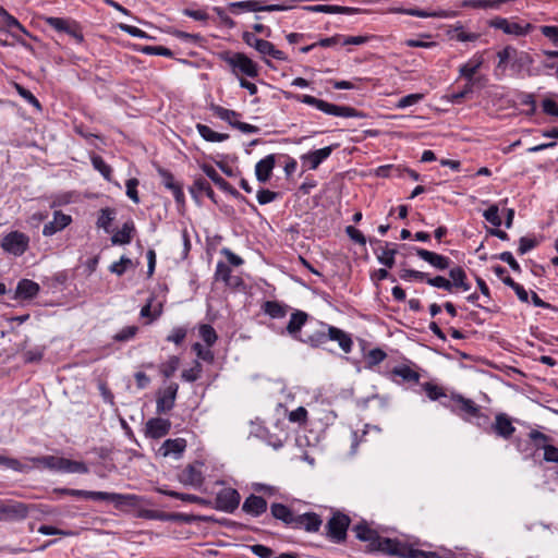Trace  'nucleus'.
<instances>
[{"instance_id": "64", "label": "nucleus", "mask_w": 558, "mask_h": 558, "mask_svg": "<svg viewBox=\"0 0 558 558\" xmlns=\"http://www.w3.org/2000/svg\"><path fill=\"white\" fill-rule=\"evenodd\" d=\"M542 109L548 116L558 117V104L550 98H545L542 101Z\"/></svg>"}, {"instance_id": "42", "label": "nucleus", "mask_w": 558, "mask_h": 558, "mask_svg": "<svg viewBox=\"0 0 558 558\" xmlns=\"http://www.w3.org/2000/svg\"><path fill=\"white\" fill-rule=\"evenodd\" d=\"M191 192H198L199 194H205L210 199H214L215 197V192L211 189L209 182L203 178H198L194 181V184L191 187Z\"/></svg>"}, {"instance_id": "3", "label": "nucleus", "mask_w": 558, "mask_h": 558, "mask_svg": "<svg viewBox=\"0 0 558 558\" xmlns=\"http://www.w3.org/2000/svg\"><path fill=\"white\" fill-rule=\"evenodd\" d=\"M33 463L43 465L51 471L61 473H88L87 465L82 461H74L62 457L44 456L29 459Z\"/></svg>"}, {"instance_id": "62", "label": "nucleus", "mask_w": 558, "mask_h": 558, "mask_svg": "<svg viewBox=\"0 0 558 558\" xmlns=\"http://www.w3.org/2000/svg\"><path fill=\"white\" fill-rule=\"evenodd\" d=\"M126 195L131 198L135 204L140 203V197L137 193L138 180L135 178L129 179L126 181Z\"/></svg>"}, {"instance_id": "60", "label": "nucleus", "mask_w": 558, "mask_h": 558, "mask_svg": "<svg viewBox=\"0 0 558 558\" xmlns=\"http://www.w3.org/2000/svg\"><path fill=\"white\" fill-rule=\"evenodd\" d=\"M158 172H159V175L161 177L162 184L168 190L173 191L175 187H178L180 185V183H178L174 180V177L172 175V173L169 172L168 170L159 169Z\"/></svg>"}, {"instance_id": "9", "label": "nucleus", "mask_w": 558, "mask_h": 558, "mask_svg": "<svg viewBox=\"0 0 558 558\" xmlns=\"http://www.w3.org/2000/svg\"><path fill=\"white\" fill-rule=\"evenodd\" d=\"M29 238L20 232L12 231L8 233L1 241V247L15 256H21L28 248Z\"/></svg>"}, {"instance_id": "44", "label": "nucleus", "mask_w": 558, "mask_h": 558, "mask_svg": "<svg viewBox=\"0 0 558 558\" xmlns=\"http://www.w3.org/2000/svg\"><path fill=\"white\" fill-rule=\"evenodd\" d=\"M215 278L217 281H222L226 284H232L231 281V269L230 267L223 263L219 262L216 267Z\"/></svg>"}, {"instance_id": "5", "label": "nucleus", "mask_w": 558, "mask_h": 558, "mask_svg": "<svg viewBox=\"0 0 558 558\" xmlns=\"http://www.w3.org/2000/svg\"><path fill=\"white\" fill-rule=\"evenodd\" d=\"M350 523L351 519L347 514L335 512L326 524L327 536L337 544L344 542Z\"/></svg>"}, {"instance_id": "24", "label": "nucleus", "mask_w": 558, "mask_h": 558, "mask_svg": "<svg viewBox=\"0 0 558 558\" xmlns=\"http://www.w3.org/2000/svg\"><path fill=\"white\" fill-rule=\"evenodd\" d=\"M180 482L193 487L202 486L204 477L201 468L194 464L187 465L180 474Z\"/></svg>"}, {"instance_id": "8", "label": "nucleus", "mask_w": 558, "mask_h": 558, "mask_svg": "<svg viewBox=\"0 0 558 558\" xmlns=\"http://www.w3.org/2000/svg\"><path fill=\"white\" fill-rule=\"evenodd\" d=\"M31 506L15 500H0V521L23 520L28 517Z\"/></svg>"}, {"instance_id": "59", "label": "nucleus", "mask_w": 558, "mask_h": 558, "mask_svg": "<svg viewBox=\"0 0 558 558\" xmlns=\"http://www.w3.org/2000/svg\"><path fill=\"white\" fill-rule=\"evenodd\" d=\"M498 211L499 210L497 205H492L484 211L485 219L495 227H499L501 225V218L499 217Z\"/></svg>"}, {"instance_id": "53", "label": "nucleus", "mask_w": 558, "mask_h": 558, "mask_svg": "<svg viewBox=\"0 0 558 558\" xmlns=\"http://www.w3.org/2000/svg\"><path fill=\"white\" fill-rule=\"evenodd\" d=\"M130 266H132V260L126 256H122L120 260L113 263L109 269L111 272L122 276Z\"/></svg>"}, {"instance_id": "32", "label": "nucleus", "mask_w": 558, "mask_h": 558, "mask_svg": "<svg viewBox=\"0 0 558 558\" xmlns=\"http://www.w3.org/2000/svg\"><path fill=\"white\" fill-rule=\"evenodd\" d=\"M401 13L411 15V16H417V17H438V19H448L456 16L454 12L446 11V10H438V11H424L420 9H402L400 10Z\"/></svg>"}, {"instance_id": "47", "label": "nucleus", "mask_w": 558, "mask_h": 558, "mask_svg": "<svg viewBox=\"0 0 558 558\" xmlns=\"http://www.w3.org/2000/svg\"><path fill=\"white\" fill-rule=\"evenodd\" d=\"M153 308V299L148 301L146 305H144L141 310V316L149 318V322L155 320L157 317H159L162 313V305L159 303L157 306Z\"/></svg>"}, {"instance_id": "17", "label": "nucleus", "mask_w": 558, "mask_h": 558, "mask_svg": "<svg viewBox=\"0 0 558 558\" xmlns=\"http://www.w3.org/2000/svg\"><path fill=\"white\" fill-rule=\"evenodd\" d=\"M332 149V146H327L314 151H310L301 156V161L304 167H307V169L315 170L331 155Z\"/></svg>"}, {"instance_id": "56", "label": "nucleus", "mask_w": 558, "mask_h": 558, "mask_svg": "<svg viewBox=\"0 0 558 558\" xmlns=\"http://www.w3.org/2000/svg\"><path fill=\"white\" fill-rule=\"evenodd\" d=\"M427 283L432 287H435V288H439V289H444L448 292H451L452 291V284H451V281L446 279L445 277L442 276H436L434 278H428L427 277Z\"/></svg>"}, {"instance_id": "18", "label": "nucleus", "mask_w": 558, "mask_h": 558, "mask_svg": "<svg viewBox=\"0 0 558 558\" xmlns=\"http://www.w3.org/2000/svg\"><path fill=\"white\" fill-rule=\"evenodd\" d=\"M72 222V217L70 215H65L60 210H56L53 213V220L49 221L44 226L43 234L45 236H51L59 231H62Z\"/></svg>"}, {"instance_id": "7", "label": "nucleus", "mask_w": 558, "mask_h": 558, "mask_svg": "<svg viewBox=\"0 0 558 558\" xmlns=\"http://www.w3.org/2000/svg\"><path fill=\"white\" fill-rule=\"evenodd\" d=\"M223 60L232 68L234 74L242 73L248 77L258 75L257 64L244 53L227 54Z\"/></svg>"}, {"instance_id": "39", "label": "nucleus", "mask_w": 558, "mask_h": 558, "mask_svg": "<svg viewBox=\"0 0 558 558\" xmlns=\"http://www.w3.org/2000/svg\"><path fill=\"white\" fill-rule=\"evenodd\" d=\"M262 56H269L276 60L284 61L287 56L283 51L276 49V47L268 40H263L259 48L256 49Z\"/></svg>"}, {"instance_id": "31", "label": "nucleus", "mask_w": 558, "mask_h": 558, "mask_svg": "<svg viewBox=\"0 0 558 558\" xmlns=\"http://www.w3.org/2000/svg\"><path fill=\"white\" fill-rule=\"evenodd\" d=\"M134 232H135L134 222L131 220L126 221L123 223L122 228L111 236V242L114 245L129 244L132 241Z\"/></svg>"}, {"instance_id": "55", "label": "nucleus", "mask_w": 558, "mask_h": 558, "mask_svg": "<svg viewBox=\"0 0 558 558\" xmlns=\"http://www.w3.org/2000/svg\"><path fill=\"white\" fill-rule=\"evenodd\" d=\"M0 16H2L4 23L8 27L17 28L22 32H25V28L23 27V25L1 5H0Z\"/></svg>"}, {"instance_id": "29", "label": "nucleus", "mask_w": 558, "mask_h": 558, "mask_svg": "<svg viewBox=\"0 0 558 558\" xmlns=\"http://www.w3.org/2000/svg\"><path fill=\"white\" fill-rule=\"evenodd\" d=\"M493 429L498 436L506 439L510 438L515 432V428L512 425L510 418L504 413L496 415Z\"/></svg>"}, {"instance_id": "46", "label": "nucleus", "mask_w": 558, "mask_h": 558, "mask_svg": "<svg viewBox=\"0 0 558 558\" xmlns=\"http://www.w3.org/2000/svg\"><path fill=\"white\" fill-rule=\"evenodd\" d=\"M199 337L208 347H211L218 338L216 330L208 324L199 326Z\"/></svg>"}, {"instance_id": "40", "label": "nucleus", "mask_w": 558, "mask_h": 558, "mask_svg": "<svg viewBox=\"0 0 558 558\" xmlns=\"http://www.w3.org/2000/svg\"><path fill=\"white\" fill-rule=\"evenodd\" d=\"M397 254V250L395 246H390L389 243H386L384 247L380 248V253L377 254V258L380 264L385 265L388 268H391L395 265V255Z\"/></svg>"}, {"instance_id": "54", "label": "nucleus", "mask_w": 558, "mask_h": 558, "mask_svg": "<svg viewBox=\"0 0 558 558\" xmlns=\"http://www.w3.org/2000/svg\"><path fill=\"white\" fill-rule=\"evenodd\" d=\"M15 88H16L17 94L23 99H25L29 105L34 106L35 108H37L39 110L41 109L40 102L28 89H26L25 87H23L19 84L15 85Z\"/></svg>"}, {"instance_id": "25", "label": "nucleus", "mask_w": 558, "mask_h": 558, "mask_svg": "<svg viewBox=\"0 0 558 558\" xmlns=\"http://www.w3.org/2000/svg\"><path fill=\"white\" fill-rule=\"evenodd\" d=\"M326 336H327V341L328 340L337 341L339 343V347L341 348V350L344 353L351 352L353 341H352L351 337L343 330H341L337 327H333V326H329L328 332L326 333Z\"/></svg>"}, {"instance_id": "57", "label": "nucleus", "mask_w": 558, "mask_h": 558, "mask_svg": "<svg viewBox=\"0 0 558 558\" xmlns=\"http://www.w3.org/2000/svg\"><path fill=\"white\" fill-rule=\"evenodd\" d=\"M137 330L136 326H126L117 332L113 339L119 342L128 341L136 335Z\"/></svg>"}, {"instance_id": "4", "label": "nucleus", "mask_w": 558, "mask_h": 558, "mask_svg": "<svg viewBox=\"0 0 558 558\" xmlns=\"http://www.w3.org/2000/svg\"><path fill=\"white\" fill-rule=\"evenodd\" d=\"M295 99L300 102L313 106L326 114L341 118H361L364 114L350 106H338L311 95H296Z\"/></svg>"}, {"instance_id": "12", "label": "nucleus", "mask_w": 558, "mask_h": 558, "mask_svg": "<svg viewBox=\"0 0 558 558\" xmlns=\"http://www.w3.org/2000/svg\"><path fill=\"white\" fill-rule=\"evenodd\" d=\"M451 398L457 404V408L451 410L457 412L463 420L481 416V408L473 400L466 399L461 395H452Z\"/></svg>"}, {"instance_id": "49", "label": "nucleus", "mask_w": 558, "mask_h": 558, "mask_svg": "<svg viewBox=\"0 0 558 558\" xmlns=\"http://www.w3.org/2000/svg\"><path fill=\"white\" fill-rule=\"evenodd\" d=\"M511 65L517 69H522L526 65L532 64L533 60L531 56L525 51H518L515 49V56L511 57Z\"/></svg>"}, {"instance_id": "1", "label": "nucleus", "mask_w": 558, "mask_h": 558, "mask_svg": "<svg viewBox=\"0 0 558 558\" xmlns=\"http://www.w3.org/2000/svg\"><path fill=\"white\" fill-rule=\"evenodd\" d=\"M354 532L360 541L368 542L372 549L380 550L388 555L401 558H441L437 553L424 551L397 539L381 537L366 524L355 525Z\"/></svg>"}, {"instance_id": "35", "label": "nucleus", "mask_w": 558, "mask_h": 558, "mask_svg": "<svg viewBox=\"0 0 558 558\" xmlns=\"http://www.w3.org/2000/svg\"><path fill=\"white\" fill-rule=\"evenodd\" d=\"M210 110L216 117L228 122L232 128H235L239 123L240 113L234 110L223 108L219 105H211Z\"/></svg>"}, {"instance_id": "15", "label": "nucleus", "mask_w": 558, "mask_h": 558, "mask_svg": "<svg viewBox=\"0 0 558 558\" xmlns=\"http://www.w3.org/2000/svg\"><path fill=\"white\" fill-rule=\"evenodd\" d=\"M171 428V422L167 418L154 417L146 422L145 435L148 438L159 439L166 436Z\"/></svg>"}, {"instance_id": "28", "label": "nucleus", "mask_w": 558, "mask_h": 558, "mask_svg": "<svg viewBox=\"0 0 558 558\" xmlns=\"http://www.w3.org/2000/svg\"><path fill=\"white\" fill-rule=\"evenodd\" d=\"M186 448V440L183 438L167 439L159 451L163 457L173 456L180 458Z\"/></svg>"}, {"instance_id": "13", "label": "nucleus", "mask_w": 558, "mask_h": 558, "mask_svg": "<svg viewBox=\"0 0 558 558\" xmlns=\"http://www.w3.org/2000/svg\"><path fill=\"white\" fill-rule=\"evenodd\" d=\"M323 524L322 518L315 512L296 514L291 529L304 530L308 533H316Z\"/></svg>"}, {"instance_id": "43", "label": "nucleus", "mask_w": 558, "mask_h": 558, "mask_svg": "<svg viewBox=\"0 0 558 558\" xmlns=\"http://www.w3.org/2000/svg\"><path fill=\"white\" fill-rule=\"evenodd\" d=\"M114 219V210L111 208H102L97 219V227L108 231L111 222Z\"/></svg>"}, {"instance_id": "10", "label": "nucleus", "mask_w": 558, "mask_h": 558, "mask_svg": "<svg viewBox=\"0 0 558 558\" xmlns=\"http://www.w3.org/2000/svg\"><path fill=\"white\" fill-rule=\"evenodd\" d=\"M228 8L233 14H240L241 12H275L287 10V7L282 4L262 5L260 2L254 0L231 2Z\"/></svg>"}, {"instance_id": "51", "label": "nucleus", "mask_w": 558, "mask_h": 558, "mask_svg": "<svg viewBox=\"0 0 558 558\" xmlns=\"http://www.w3.org/2000/svg\"><path fill=\"white\" fill-rule=\"evenodd\" d=\"M179 357L171 356L166 363L161 364L160 373L166 377H171L179 367Z\"/></svg>"}, {"instance_id": "26", "label": "nucleus", "mask_w": 558, "mask_h": 558, "mask_svg": "<svg viewBox=\"0 0 558 558\" xmlns=\"http://www.w3.org/2000/svg\"><path fill=\"white\" fill-rule=\"evenodd\" d=\"M275 163V155H268L259 160L255 166L256 179L262 183H266L271 177Z\"/></svg>"}, {"instance_id": "11", "label": "nucleus", "mask_w": 558, "mask_h": 558, "mask_svg": "<svg viewBox=\"0 0 558 558\" xmlns=\"http://www.w3.org/2000/svg\"><path fill=\"white\" fill-rule=\"evenodd\" d=\"M241 496L239 492L231 487H225L217 493L215 498V508L232 513L240 505Z\"/></svg>"}, {"instance_id": "41", "label": "nucleus", "mask_w": 558, "mask_h": 558, "mask_svg": "<svg viewBox=\"0 0 558 558\" xmlns=\"http://www.w3.org/2000/svg\"><path fill=\"white\" fill-rule=\"evenodd\" d=\"M392 373L401 377L404 381L418 383L420 374L407 365L395 367Z\"/></svg>"}, {"instance_id": "30", "label": "nucleus", "mask_w": 558, "mask_h": 558, "mask_svg": "<svg viewBox=\"0 0 558 558\" xmlns=\"http://www.w3.org/2000/svg\"><path fill=\"white\" fill-rule=\"evenodd\" d=\"M39 284L29 279H22L16 287V298L22 300H29L35 298L39 292Z\"/></svg>"}, {"instance_id": "2", "label": "nucleus", "mask_w": 558, "mask_h": 558, "mask_svg": "<svg viewBox=\"0 0 558 558\" xmlns=\"http://www.w3.org/2000/svg\"><path fill=\"white\" fill-rule=\"evenodd\" d=\"M53 492L56 494L68 495L77 498H85L97 501H110L114 502L117 506L125 505L135 507L140 500V497L136 495H123L118 493L92 492L73 488H54Z\"/></svg>"}, {"instance_id": "22", "label": "nucleus", "mask_w": 558, "mask_h": 558, "mask_svg": "<svg viewBox=\"0 0 558 558\" xmlns=\"http://www.w3.org/2000/svg\"><path fill=\"white\" fill-rule=\"evenodd\" d=\"M416 255L438 270L447 269L450 266V259L448 257L435 252L416 248Z\"/></svg>"}, {"instance_id": "45", "label": "nucleus", "mask_w": 558, "mask_h": 558, "mask_svg": "<svg viewBox=\"0 0 558 558\" xmlns=\"http://www.w3.org/2000/svg\"><path fill=\"white\" fill-rule=\"evenodd\" d=\"M538 31L553 46L558 48V25H542Z\"/></svg>"}, {"instance_id": "23", "label": "nucleus", "mask_w": 558, "mask_h": 558, "mask_svg": "<svg viewBox=\"0 0 558 558\" xmlns=\"http://www.w3.org/2000/svg\"><path fill=\"white\" fill-rule=\"evenodd\" d=\"M204 173L222 191L229 193L234 197H239L240 193L229 183L227 182L213 166L204 165L202 167Z\"/></svg>"}, {"instance_id": "58", "label": "nucleus", "mask_w": 558, "mask_h": 558, "mask_svg": "<svg viewBox=\"0 0 558 558\" xmlns=\"http://www.w3.org/2000/svg\"><path fill=\"white\" fill-rule=\"evenodd\" d=\"M454 38L459 41H475L478 39L480 35L477 33H466L463 29L462 25H458L454 27Z\"/></svg>"}, {"instance_id": "34", "label": "nucleus", "mask_w": 558, "mask_h": 558, "mask_svg": "<svg viewBox=\"0 0 558 558\" xmlns=\"http://www.w3.org/2000/svg\"><path fill=\"white\" fill-rule=\"evenodd\" d=\"M450 281L453 288H460L463 291H469L471 289V284L468 282L466 272L460 266L451 268L449 270Z\"/></svg>"}, {"instance_id": "37", "label": "nucleus", "mask_w": 558, "mask_h": 558, "mask_svg": "<svg viewBox=\"0 0 558 558\" xmlns=\"http://www.w3.org/2000/svg\"><path fill=\"white\" fill-rule=\"evenodd\" d=\"M196 129L199 135L207 142H223L229 138L228 134L215 132L209 126L202 123H197Z\"/></svg>"}, {"instance_id": "20", "label": "nucleus", "mask_w": 558, "mask_h": 558, "mask_svg": "<svg viewBox=\"0 0 558 558\" xmlns=\"http://www.w3.org/2000/svg\"><path fill=\"white\" fill-rule=\"evenodd\" d=\"M266 510L267 501L263 497L254 494H251L248 497H246L242 505V511L252 517H259L265 513Z\"/></svg>"}, {"instance_id": "48", "label": "nucleus", "mask_w": 558, "mask_h": 558, "mask_svg": "<svg viewBox=\"0 0 558 558\" xmlns=\"http://www.w3.org/2000/svg\"><path fill=\"white\" fill-rule=\"evenodd\" d=\"M92 163L94 168L99 171L106 180H110L112 169L100 156H93Z\"/></svg>"}, {"instance_id": "52", "label": "nucleus", "mask_w": 558, "mask_h": 558, "mask_svg": "<svg viewBox=\"0 0 558 558\" xmlns=\"http://www.w3.org/2000/svg\"><path fill=\"white\" fill-rule=\"evenodd\" d=\"M302 342L310 344L313 348L320 347L327 342V336L324 331H317L305 339L301 340Z\"/></svg>"}, {"instance_id": "63", "label": "nucleus", "mask_w": 558, "mask_h": 558, "mask_svg": "<svg viewBox=\"0 0 558 558\" xmlns=\"http://www.w3.org/2000/svg\"><path fill=\"white\" fill-rule=\"evenodd\" d=\"M542 449L544 450V460L546 462L558 463V448L553 445H543Z\"/></svg>"}, {"instance_id": "6", "label": "nucleus", "mask_w": 558, "mask_h": 558, "mask_svg": "<svg viewBox=\"0 0 558 558\" xmlns=\"http://www.w3.org/2000/svg\"><path fill=\"white\" fill-rule=\"evenodd\" d=\"M489 26L502 31L507 35L522 37L534 29L531 23L515 22L506 17L496 16L488 22Z\"/></svg>"}, {"instance_id": "38", "label": "nucleus", "mask_w": 558, "mask_h": 558, "mask_svg": "<svg viewBox=\"0 0 558 558\" xmlns=\"http://www.w3.org/2000/svg\"><path fill=\"white\" fill-rule=\"evenodd\" d=\"M159 492L166 496L177 498V499H180L185 502L198 504V505H209L210 504V501H208L202 497H198L196 495H192V494H183V493H178L174 490H165V489H160Z\"/></svg>"}, {"instance_id": "33", "label": "nucleus", "mask_w": 558, "mask_h": 558, "mask_svg": "<svg viewBox=\"0 0 558 558\" xmlns=\"http://www.w3.org/2000/svg\"><path fill=\"white\" fill-rule=\"evenodd\" d=\"M515 56V48L512 46H506L504 49L497 52L498 63L495 68V74L497 76L504 75L507 63L511 62L512 58Z\"/></svg>"}, {"instance_id": "61", "label": "nucleus", "mask_w": 558, "mask_h": 558, "mask_svg": "<svg viewBox=\"0 0 558 558\" xmlns=\"http://www.w3.org/2000/svg\"><path fill=\"white\" fill-rule=\"evenodd\" d=\"M529 438L535 444L537 448H542L543 445H549L548 441L550 440L549 436L537 429H532L529 433Z\"/></svg>"}, {"instance_id": "50", "label": "nucleus", "mask_w": 558, "mask_h": 558, "mask_svg": "<svg viewBox=\"0 0 558 558\" xmlns=\"http://www.w3.org/2000/svg\"><path fill=\"white\" fill-rule=\"evenodd\" d=\"M422 388L426 392L427 397L433 401L446 396L444 389L433 383H424Z\"/></svg>"}, {"instance_id": "14", "label": "nucleus", "mask_w": 558, "mask_h": 558, "mask_svg": "<svg viewBox=\"0 0 558 558\" xmlns=\"http://www.w3.org/2000/svg\"><path fill=\"white\" fill-rule=\"evenodd\" d=\"M44 21L47 25L58 32H64L74 37L78 43L83 41V35L78 32L77 25L70 20L62 17L45 16Z\"/></svg>"}, {"instance_id": "36", "label": "nucleus", "mask_w": 558, "mask_h": 558, "mask_svg": "<svg viewBox=\"0 0 558 558\" xmlns=\"http://www.w3.org/2000/svg\"><path fill=\"white\" fill-rule=\"evenodd\" d=\"M263 310L271 318H282L287 315L289 307L277 301H266Z\"/></svg>"}, {"instance_id": "27", "label": "nucleus", "mask_w": 558, "mask_h": 558, "mask_svg": "<svg viewBox=\"0 0 558 558\" xmlns=\"http://www.w3.org/2000/svg\"><path fill=\"white\" fill-rule=\"evenodd\" d=\"M270 512L276 520L281 521L289 527H292L296 514L288 506L274 502L270 506Z\"/></svg>"}, {"instance_id": "16", "label": "nucleus", "mask_w": 558, "mask_h": 558, "mask_svg": "<svg viewBox=\"0 0 558 558\" xmlns=\"http://www.w3.org/2000/svg\"><path fill=\"white\" fill-rule=\"evenodd\" d=\"M179 386L175 383L168 385L157 398V412L166 413L174 407Z\"/></svg>"}, {"instance_id": "21", "label": "nucleus", "mask_w": 558, "mask_h": 558, "mask_svg": "<svg viewBox=\"0 0 558 558\" xmlns=\"http://www.w3.org/2000/svg\"><path fill=\"white\" fill-rule=\"evenodd\" d=\"M308 319L307 313L296 310L294 311L289 319L287 325V332L295 340H302L301 338V329L306 324Z\"/></svg>"}, {"instance_id": "19", "label": "nucleus", "mask_w": 558, "mask_h": 558, "mask_svg": "<svg viewBox=\"0 0 558 558\" xmlns=\"http://www.w3.org/2000/svg\"><path fill=\"white\" fill-rule=\"evenodd\" d=\"M484 63V58L482 53L474 54L468 62L460 65L459 75L460 77L465 78L469 83L474 82V75L482 68Z\"/></svg>"}]
</instances>
